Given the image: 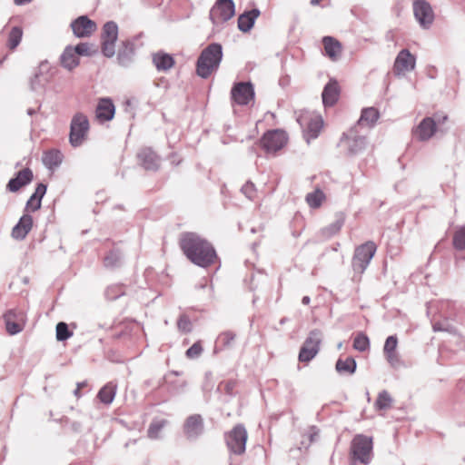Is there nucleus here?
<instances>
[{"instance_id":"f257e3e1","label":"nucleus","mask_w":465,"mask_h":465,"mask_svg":"<svg viewBox=\"0 0 465 465\" xmlns=\"http://www.w3.org/2000/svg\"><path fill=\"white\" fill-rule=\"evenodd\" d=\"M179 245L187 259L198 266L206 268L214 264L217 260L213 245L194 232L183 233Z\"/></svg>"},{"instance_id":"f03ea898","label":"nucleus","mask_w":465,"mask_h":465,"mask_svg":"<svg viewBox=\"0 0 465 465\" xmlns=\"http://www.w3.org/2000/svg\"><path fill=\"white\" fill-rule=\"evenodd\" d=\"M222 57V45L216 43L209 45L197 60L196 74L202 78H208L218 69Z\"/></svg>"},{"instance_id":"7ed1b4c3","label":"nucleus","mask_w":465,"mask_h":465,"mask_svg":"<svg viewBox=\"0 0 465 465\" xmlns=\"http://www.w3.org/2000/svg\"><path fill=\"white\" fill-rule=\"evenodd\" d=\"M373 442L371 437L357 434L351 443V458L352 464L359 461L362 464L370 463L372 457Z\"/></svg>"},{"instance_id":"20e7f679","label":"nucleus","mask_w":465,"mask_h":465,"mask_svg":"<svg viewBox=\"0 0 465 465\" xmlns=\"http://www.w3.org/2000/svg\"><path fill=\"white\" fill-rule=\"evenodd\" d=\"M297 121L303 130V135L309 143L311 139L318 137L323 127V120L320 114L308 110L299 113Z\"/></svg>"},{"instance_id":"39448f33","label":"nucleus","mask_w":465,"mask_h":465,"mask_svg":"<svg viewBox=\"0 0 465 465\" xmlns=\"http://www.w3.org/2000/svg\"><path fill=\"white\" fill-rule=\"evenodd\" d=\"M90 123L83 113H76L70 124L69 143L73 147L81 146L88 138Z\"/></svg>"},{"instance_id":"423d86ee","label":"nucleus","mask_w":465,"mask_h":465,"mask_svg":"<svg viewBox=\"0 0 465 465\" xmlns=\"http://www.w3.org/2000/svg\"><path fill=\"white\" fill-rule=\"evenodd\" d=\"M226 445L231 452L236 455H242L245 451L248 433L242 424L235 425L224 436Z\"/></svg>"},{"instance_id":"0eeeda50","label":"nucleus","mask_w":465,"mask_h":465,"mask_svg":"<svg viewBox=\"0 0 465 465\" xmlns=\"http://www.w3.org/2000/svg\"><path fill=\"white\" fill-rule=\"evenodd\" d=\"M376 250L377 246L371 241L366 242L365 243L358 246L355 249L352 258V267L354 271L362 273L374 256Z\"/></svg>"},{"instance_id":"6e6552de","label":"nucleus","mask_w":465,"mask_h":465,"mask_svg":"<svg viewBox=\"0 0 465 465\" xmlns=\"http://www.w3.org/2000/svg\"><path fill=\"white\" fill-rule=\"evenodd\" d=\"M288 142L287 134L282 130L266 132L260 140L262 148L268 153H276L283 148Z\"/></svg>"},{"instance_id":"1a4fd4ad","label":"nucleus","mask_w":465,"mask_h":465,"mask_svg":"<svg viewBox=\"0 0 465 465\" xmlns=\"http://www.w3.org/2000/svg\"><path fill=\"white\" fill-rule=\"evenodd\" d=\"M235 15L232 0H217L210 10V19L214 25H221Z\"/></svg>"},{"instance_id":"9d476101","label":"nucleus","mask_w":465,"mask_h":465,"mask_svg":"<svg viewBox=\"0 0 465 465\" xmlns=\"http://www.w3.org/2000/svg\"><path fill=\"white\" fill-rule=\"evenodd\" d=\"M118 38V26L114 22H107L102 31V52L106 57H113L115 54V43Z\"/></svg>"},{"instance_id":"9b49d317","label":"nucleus","mask_w":465,"mask_h":465,"mask_svg":"<svg viewBox=\"0 0 465 465\" xmlns=\"http://www.w3.org/2000/svg\"><path fill=\"white\" fill-rule=\"evenodd\" d=\"M414 17L423 28H429L434 20V13L426 0H415L412 5Z\"/></svg>"},{"instance_id":"f8f14e48","label":"nucleus","mask_w":465,"mask_h":465,"mask_svg":"<svg viewBox=\"0 0 465 465\" xmlns=\"http://www.w3.org/2000/svg\"><path fill=\"white\" fill-rule=\"evenodd\" d=\"M320 342V332L317 331H312L301 348L299 361L308 362L313 359L319 351Z\"/></svg>"},{"instance_id":"ddd939ff","label":"nucleus","mask_w":465,"mask_h":465,"mask_svg":"<svg viewBox=\"0 0 465 465\" xmlns=\"http://www.w3.org/2000/svg\"><path fill=\"white\" fill-rule=\"evenodd\" d=\"M71 28L76 37L84 38L92 35L96 31L97 25L86 15H81L71 23Z\"/></svg>"},{"instance_id":"4468645a","label":"nucleus","mask_w":465,"mask_h":465,"mask_svg":"<svg viewBox=\"0 0 465 465\" xmlns=\"http://www.w3.org/2000/svg\"><path fill=\"white\" fill-rule=\"evenodd\" d=\"M438 132L437 124L432 117H425L413 130V136L419 141H429Z\"/></svg>"},{"instance_id":"2eb2a0df","label":"nucleus","mask_w":465,"mask_h":465,"mask_svg":"<svg viewBox=\"0 0 465 465\" xmlns=\"http://www.w3.org/2000/svg\"><path fill=\"white\" fill-rule=\"evenodd\" d=\"M253 96L252 85L249 83H238L232 89V99L240 105L248 104Z\"/></svg>"},{"instance_id":"dca6fc26","label":"nucleus","mask_w":465,"mask_h":465,"mask_svg":"<svg viewBox=\"0 0 465 465\" xmlns=\"http://www.w3.org/2000/svg\"><path fill=\"white\" fill-rule=\"evenodd\" d=\"M398 339L396 336H389L383 347V354L391 367L397 369L401 365L400 355L397 351Z\"/></svg>"},{"instance_id":"f3484780","label":"nucleus","mask_w":465,"mask_h":465,"mask_svg":"<svg viewBox=\"0 0 465 465\" xmlns=\"http://www.w3.org/2000/svg\"><path fill=\"white\" fill-rule=\"evenodd\" d=\"M95 119L100 124L111 121L115 114V106L110 98H101L98 100L95 108Z\"/></svg>"},{"instance_id":"a211bd4d","label":"nucleus","mask_w":465,"mask_h":465,"mask_svg":"<svg viewBox=\"0 0 465 465\" xmlns=\"http://www.w3.org/2000/svg\"><path fill=\"white\" fill-rule=\"evenodd\" d=\"M25 315L21 311L10 310L5 315L4 319L6 330L10 334H16L23 330Z\"/></svg>"},{"instance_id":"6ab92c4d","label":"nucleus","mask_w":465,"mask_h":465,"mask_svg":"<svg viewBox=\"0 0 465 465\" xmlns=\"http://www.w3.org/2000/svg\"><path fill=\"white\" fill-rule=\"evenodd\" d=\"M322 43L323 45L324 55L333 62L338 61L343 51L341 43L332 36H324Z\"/></svg>"},{"instance_id":"aec40b11","label":"nucleus","mask_w":465,"mask_h":465,"mask_svg":"<svg viewBox=\"0 0 465 465\" xmlns=\"http://www.w3.org/2000/svg\"><path fill=\"white\" fill-rule=\"evenodd\" d=\"M33 228V218L29 214H24L18 223L12 230V237L15 240H23Z\"/></svg>"},{"instance_id":"412c9836","label":"nucleus","mask_w":465,"mask_h":465,"mask_svg":"<svg viewBox=\"0 0 465 465\" xmlns=\"http://www.w3.org/2000/svg\"><path fill=\"white\" fill-rule=\"evenodd\" d=\"M322 96L325 106L334 105L340 96V86L337 81L331 80L324 87Z\"/></svg>"},{"instance_id":"4be33fe9","label":"nucleus","mask_w":465,"mask_h":465,"mask_svg":"<svg viewBox=\"0 0 465 465\" xmlns=\"http://www.w3.org/2000/svg\"><path fill=\"white\" fill-rule=\"evenodd\" d=\"M33 179V173L25 168L18 172L16 177L11 179L7 183V189L10 192H17L20 188L29 183Z\"/></svg>"},{"instance_id":"5701e85b","label":"nucleus","mask_w":465,"mask_h":465,"mask_svg":"<svg viewBox=\"0 0 465 465\" xmlns=\"http://www.w3.org/2000/svg\"><path fill=\"white\" fill-rule=\"evenodd\" d=\"M259 15L260 11L258 9L244 12L238 17V28L243 33L249 32Z\"/></svg>"},{"instance_id":"b1692460","label":"nucleus","mask_w":465,"mask_h":465,"mask_svg":"<svg viewBox=\"0 0 465 465\" xmlns=\"http://www.w3.org/2000/svg\"><path fill=\"white\" fill-rule=\"evenodd\" d=\"M203 428V419L198 414L188 417L184 423V432L188 437L199 435Z\"/></svg>"},{"instance_id":"393cba45","label":"nucleus","mask_w":465,"mask_h":465,"mask_svg":"<svg viewBox=\"0 0 465 465\" xmlns=\"http://www.w3.org/2000/svg\"><path fill=\"white\" fill-rule=\"evenodd\" d=\"M79 59L73 46H67L61 55L60 62L63 67L71 71L78 66Z\"/></svg>"},{"instance_id":"a878e982","label":"nucleus","mask_w":465,"mask_h":465,"mask_svg":"<svg viewBox=\"0 0 465 465\" xmlns=\"http://www.w3.org/2000/svg\"><path fill=\"white\" fill-rule=\"evenodd\" d=\"M138 158L145 169H154L158 166L159 157L151 148H143L138 153Z\"/></svg>"},{"instance_id":"bb28decb","label":"nucleus","mask_w":465,"mask_h":465,"mask_svg":"<svg viewBox=\"0 0 465 465\" xmlns=\"http://www.w3.org/2000/svg\"><path fill=\"white\" fill-rule=\"evenodd\" d=\"M380 118L378 109L374 107L364 108L361 111V117L358 121L359 125L372 127Z\"/></svg>"},{"instance_id":"cd10ccee","label":"nucleus","mask_w":465,"mask_h":465,"mask_svg":"<svg viewBox=\"0 0 465 465\" xmlns=\"http://www.w3.org/2000/svg\"><path fill=\"white\" fill-rule=\"evenodd\" d=\"M42 161L48 169H54L60 165L63 161V154L57 149H50L43 153Z\"/></svg>"},{"instance_id":"c85d7f7f","label":"nucleus","mask_w":465,"mask_h":465,"mask_svg":"<svg viewBox=\"0 0 465 465\" xmlns=\"http://www.w3.org/2000/svg\"><path fill=\"white\" fill-rule=\"evenodd\" d=\"M153 63L159 71L169 70L175 64L174 59L172 55L162 52L153 54Z\"/></svg>"},{"instance_id":"c756f323","label":"nucleus","mask_w":465,"mask_h":465,"mask_svg":"<svg viewBox=\"0 0 465 465\" xmlns=\"http://www.w3.org/2000/svg\"><path fill=\"white\" fill-rule=\"evenodd\" d=\"M117 385L112 381L106 383L97 393V398L105 405L111 404L115 397Z\"/></svg>"},{"instance_id":"7c9ffc66","label":"nucleus","mask_w":465,"mask_h":465,"mask_svg":"<svg viewBox=\"0 0 465 465\" xmlns=\"http://www.w3.org/2000/svg\"><path fill=\"white\" fill-rule=\"evenodd\" d=\"M392 73L398 77L405 76L407 73V50H401L398 54Z\"/></svg>"},{"instance_id":"2f4dec72","label":"nucleus","mask_w":465,"mask_h":465,"mask_svg":"<svg viewBox=\"0 0 465 465\" xmlns=\"http://www.w3.org/2000/svg\"><path fill=\"white\" fill-rule=\"evenodd\" d=\"M336 371L339 373L352 374L356 371V361L352 357L340 358L336 362Z\"/></svg>"},{"instance_id":"473e14b6","label":"nucleus","mask_w":465,"mask_h":465,"mask_svg":"<svg viewBox=\"0 0 465 465\" xmlns=\"http://www.w3.org/2000/svg\"><path fill=\"white\" fill-rule=\"evenodd\" d=\"M326 200L324 193L321 189H315L313 192L306 195V203L311 208L317 209L321 207Z\"/></svg>"},{"instance_id":"72a5a7b5","label":"nucleus","mask_w":465,"mask_h":465,"mask_svg":"<svg viewBox=\"0 0 465 465\" xmlns=\"http://www.w3.org/2000/svg\"><path fill=\"white\" fill-rule=\"evenodd\" d=\"M23 37V29L19 26H15L11 29V31L8 34L7 47L14 51L18 45L20 44Z\"/></svg>"},{"instance_id":"f704fd0d","label":"nucleus","mask_w":465,"mask_h":465,"mask_svg":"<svg viewBox=\"0 0 465 465\" xmlns=\"http://www.w3.org/2000/svg\"><path fill=\"white\" fill-rule=\"evenodd\" d=\"M392 405V398L390 393L386 391H382L378 394V397L375 401V409L377 411H386L390 409Z\"/></svg>"},{"instance_id":"c9c22d12","label":"nucleus","mask_w":465,"mask_h":465,"mask_svg":"<svg viewBox=\"0 0 465 465\" xmlns=\"http://www.w3.org/2000/svg\"><path fill=\"white\" fill-rule=\"evenodd\" d=\"M166 420H154L151 422L147 435L150 439L155 440L159 438L161 430L167 425Z\"/></svg>"},{"instance_id":"e433bc0d","label":"nucleus","mask_w":465,"mask_h":465,"mask_svg":"<svg viewBox=\"0 0 465 465\" xmlns=\"http://www.w3.org/2000/svg\"><path fill=\"white\" fill-rule=\"evenodd\" d=\"M236 335L231 331L222 332L217 339V342L223 349L232 348L235 343Z\"/></svg>"},{"instance_id":"4c0bfd02","label":"nucleus","mask_w":465,"mask_h":465,"mask_svg":"<svg viewBox=\"0 0 465 465\" xmlns=\"http://www.w3.org/2000/svg\"><path fill=\"white\" fill-rule=\"evenodd\" d=\"M353 349L359 351H365L370 348V340L363 332H359L353 339Z\"/></svg>"},{"instance_id":"58836bf2","label":"nucleus","mask_w":465,"mask_h":465,"mask_svg":"<svg viewBox=\"0 0 465 465\" xmlns=\"http://www.w3.org/2000/svg\"><path fill=\"white\" fill-rule=\"evenodd\" d=\"M452 242L457 251H465V226H461L455 231Z\"/></svg>"},{"instance_id":"ea45409f","label":"nucleus","mask_w":465,"mask_h":465,"mask_svg":"<svg viewBox=\"0 0 465 465\" xmlns=\"http://www.w3.org/2000/svg\"><path fill=\"white\" fill-rule=\"evenodd\" d=\"M73 49H74L75 54H77L79 57L82 55L91 56L96 52L95 48L88 43H80L76 46H73Z\"/></svg>"},{"instance_id":"a19ab883","label":"nucleus","mask_w":465,"mask_h":465,"mask_svg":"<svg viewBox=\"0 0 465 465\" xmlns=\"http://www.w3.org/2000/svg\"><path fill=\"white\" fill-rule=\"evenodd\" d=\"M73 335V332L68 330L65 322H59L56 325V339L58 341H65Z\"/></svg>"},{"instance_id":"79ce46f5","label":"nucleus","mask_w":465,"mask_h":465,"mask_svg":"<svg viewBox=\"0 0 465 465\" xmlns=\"http://www.w3.org/2000/svg\"><path fill=\"white\" fill-rule=\"evenodd\" d=\"M203 351V348L202 345V341H198L194 342L185 352V355L188 359H196L198 358Z\"/></svg>"},{"instance_id":"37998d69","label":"nucleus","mask_w":465,"mask_h":465,"mask_svg":"<svg viewBox=\"0 0 465 465\" xmlns=\"http://www.w3.org/2000/svg\"><path fill=\"white\" fill-rule=\"evenodd\" d=\"M179 330L183 332H190L192 330V323L188 316L182 315L177 322Z\"/></svg>"},{"instance_id":"c03bdc74","label":"nucleus","mask_w":465,"mask_h":465,"mask_svg":"<svg viewBox=\"0 0 465 465\" xmlns=\"http://www.w3.org/2000/svg\"><path fill=\"white\" fill-rule=\"evenodd\" d=\"M437 124V130L440 134H445L448 131V127L446 126V123L448 121L447 115H436L433 117Z\"/></svg>"},{"instance_id":"a18cd8bd","label":"nucleus","mask_w":465,"mask_h":465,"mask_svg":"<svg viewBox=\"0 0 465 465\" xmlns=\"http://www.w3.org/2000/svg\"><path fill=\"white\" fill-rule=\"evenodd\" d=\"M237 384L238 382L236 380H228L221 383L220 386L223 387V390L225 391V393L231 395L233 393Z\"/></svg>"},{"instance_id":"49530a36","label":"nucleus","mask_w":465,"mask_h":465,"mask_svg":"<svg viewBox=\"0 0 465 465\" xmlns=\"http://www.w3.org/2000/svg\"><path fill=\"white\" fill-rule=\"evenodd\" d=\"M242 192L251 200L254 199L256 195L255 186L252 183H246L242 186Z\"/></svg>"},{"instance_id":"de8ad7c7","label":"nucleus","mask_w":465,"mask_h":465,"mask_svg":"<svg viewBox=\"0 0 465 465\" xmlns=\"http://www.w3.org/2000/svg\"><path fill=\"white\" fill-rule=\"evenodd\" d=\"M41 207V200L34 197L33 195L29 198L26 203V210L29 212H35Z\"/></svg>"},{"instance_id":"09e8293b","label":"nucleus","mask_w":465,"mask_h":465,"mask_svg":"<svg viewBox=\"0 0 465 465\" xmlns=\"http://www.w3.org/2000/svg\"><path fill=\"white\" fill-rule=\"evenodd\" d=\"M432 327L435 331H452V327L447 322H435Z\"/></svg>"},{"instance_id":"8fccbe9b","label":"nucleus","mask_w":465,"mask_h":465,"mask_svg":"<svg viewBox=\"0 0 465 465\" xmlns=\"http://www.w3.org/2000/svg\"><path fill=\"white\" fill-rule=\"evenodd\" d=\"M341 229V224L334 223L322 230V233L326 236H331L337 233Z\"/></svg>"},{"instance_id":"3c124183","label":"nucleus","mask_w":465,"mask_h":465,"mask_svg":"<svg viewBox=\"0 0 465 465\" xmlns=\"http://www.w3.org/2000/svg\"><path fill=\"white\" fill-rule=\"evenodd\" d=\"M46 192V186L43 183H39L37 187L35 188V191L33 194L34 197H36L37 199H40L42 201L43 196L45 195Z\"/></svg>"},{"instance_id":"603ef678","label":"nucleus","mask_w":465,"mask_h":465,"mask_svg":"<svg viewBox=\"0 0 465 465\" xmlns=\"http://www.w3.org/2000/svg\"><path fill=\"white\" fill-rule=\"evenodd\" d=\"M415 56L409 52V70H412L415 67Z\"/></svg>"},{"instance_id":"864d4df0","label":"nucleus","mask_w":465,"mask_h":465,"mask_svg":"<svg viewBox=\"0 0 465 465\" xmlns=\"http://www.w3.org/2000/svg\"><path fill=\"white\" fill-rule=\"evenodd\" d=\"M277 184H278V180H277V178H275V179L273 180V182H272V186H271V187H270V189H269V192H270V193L273 192V191L276 189Z\"/></svg>"},{"instance_id":"5fc2aeb1","label":"nucleus","mask_w":465,"mask_h":465,"mask_svg":"<svg viewBox=\"0 0 465 465\" xmlns=\"http://www.w3.org/2000/svg\"><path fill=\"white\" fill-rule=\"evenodd\" d=\"M310 302H311V299H310V297H308V296H304V297L302 298V302L303 304H305V305H308V304L310 303Z\"/></svg>"},{"instance_id":"6e6d98bb","label":"nucleus","mask_w":465,"mask_h":465,"mask_svg":"<svg viewBox=\"0 0 465 465\" xmlns=\"http://www.w3.org/2000/svg\"><path fill=\"white\" fill-rule=\"evenodd\" d=\"M80 388H82V385L78 384V388H77V390H76V393H78V391H79Z\"/></svg>"}]
</instances>
